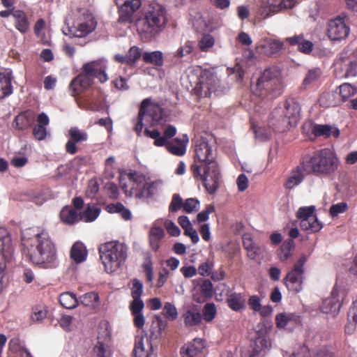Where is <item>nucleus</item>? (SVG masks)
I'll use <instances>...</instances> for the list:
<instances>
[{
  "mask_svg": "<svg viewBox=\"0 0 357 357\" xmlns=\"http://www.w3.org/2000/svg\"><path fill=\"white\" fill-rule=\"evenodd\" d=\"M166 326L167 321L160 317H156V320L151 324L149 338L145 340L143 336H136L133 350L135 357H149L153 350L152 341L160 338Z\"/></svg>",
  "mask_w": 357,
  "mask_h": 357,
  "instance_id": "nucleus-10",
  "label": "nucleus"
},
{
  "mask_svg": "<svg viewBox=\"0 0 357 357\" xmlns=\"http://www.w3.org/2000/svg\"><path fill=\"white\" fill-rule=\"evenodd\" d=\"M158 183L157 181L134 182L132 189L135 190V196L137 197L151 198L158 191Z\"/></svg>",
  "mask_w": 357,
  "mask_h": 357,
  "instance_id": "nucleus-21",
  "label": "nucleus"
},
{
  "mask_svg": "<svg viewBox=\"0 0 357 357\" xmlns=\"http://www.w3.org/2000/svg\"><path fill=\"white\" fill-rule=\"evenodd\" d=\"M300 220L301 227L303 230H310L312 232H317L322 228V225L317 218H314L312 220L308 219H303Z\"/></svg>",
  "mask_w": 357,
  "mask_h": 357,
  "instance_id": "nucleus-50",
  "label": "nucleus"
},
{
  "mask_svg": "<svg viewBox=\"0 0 357 357\" xmlns=\"http://www.w3.org/2000/svg\"><path fill=\"white\" fill-rule=\"evenodd\" d=\"M190 169L194 178L202 182L208 194L213 195L215 193L219 188L221 177L218 165H209L200 169L197 165H191Z\"/></svg>",
  "mask_w": 357,
  "mask_h": 357,
  "instance_id": "nucleus-11",
  "label": "nucleus"
},
{
  "mask_svg": "<svg viewBox=\"0 0 357 357\" xmlns=\"http://www.w3.org/2000/svg\"><path fill=\"white\" fill-rule=\"evenodd\" d=\"M286 41L290 45H298V50L304 54H310L314 47V44L307 40L304 39L303 34L295 35L292 37L286 38Z\"/></svg>",
  "mask_w": 357,
  "mask_h": 357,
  "instance_id": "nucleus-30",
  "label": "nucleus"
},
{
  "mask_svg": "<svg viewBox=\"0 0 357 357\" xmlns=\"http://www.w3.org/2000/svg\"><path fill=\"white\" fill-rule=\"evenodd\" d=\"M107 195L112 199H116L119 195V187L116 184L112 182H108L104 187Z\"/></svg>",
  "mask_w": 357,
  "mask_h": 357,
  "instance_id": "nucleus-61",
  "label": "nucleus"
},
{
  "mask_svg": "<svg viewBox=\"0 0 357 357\" xmlns=\"http://www.w3.org/2000/svg\"><path fill=\"white\" fill-rule=\"evenodd\" d=\"M283 43L279 40L266 38L260 41L256 50L257 53L267 56L278 54L283 48Z\"/></svg>",
  "mask_w": 357,
  "mask_h": 357,
  "instance_id": "nucleus-19",
  "label": "nucleus"
},
{
  "mask_svg": "<svg viewBox=\"0 0 357 357\" xmlns=\"http://www.w3.org/2000/svg\"><path fill=\"white\" fill-rule=\"evenodd\" d=\"M194 47L195 43L193 41L188 40L176 50L174 54V56L177 58H182L188 56L192 53Z\"/></svg>",
  "mask_w": 357,
  "mask_h": 357,
  "instance_id": "nucleus-54",
  "label": "nucleus"
},
{
  "mask_svg": "<svg viewBox=\"0 0 357 357\" xmlns=\"http://www.w3.org/2000/svg\"><path fill=\"white\" fill-rule=\"evenodd\" d=\"M70 257L77 264L83 262L86 257L85 246L82 243H75L70 250Z\"/></svg>",
  "mask_w": 357,
  "mask_h": 357,
  "instance_id": "nucleus-39",
  "label": "nucleus"
},
{
  "mask_svg": "<svg viewBox=\"0 0 357 357\" xmlns=\"http://www.w3.org/2000/svg\"><path fill=\"white\" fill-rule=\"evenodd\" d=\"M271 347L268 337L264 333H258V336L250 345L249 357H264Z\"/></svg>",
  "mask_w": 357,
  "mask_h": 357,
  "instance_id": "nucleus-20",
  "label": "nucleus"
},
{
  "mask_svg": "<svg viewBox=\"0 0 357 357\" xmlns=\"http://www.w3.org/2000/svg\"><path fill=\"white\" fill-rule=\"evenodd\" d=\"M295 243L294 240L288 239L285 241L281 245L278 252L280 259L284 261L291 257L292 252L294 250Z\"/></svg>",
  "mask_w": 357,
  "mask_h": 357,
  "instance_id": "nucleus-42",
  "label": "nucleus"
},
{
  "mask_svg": "<svg viewBox=\"0 0 357 357\" xmlns=\"http://www.w3.org/2000/svg\"><path fill=\"white\" fill-rule=\"evenodd\" d=\"M60 218L63 222L67 225H73L78 220V213L71 206H65L60 212Z\"/></svg>",
  "mask_w": 357,
  "mask_h": 357,
  "instance_id": "nucleus-40",
  "label": "nucleus"
},
{
  "mask_svg": "<svg viewBox=\"0 0 357 357\" xmlns=\"http://www.w3.org/2000/svg\"><path fill=\"white\" fill-rule=\"evenodd\" d=\"M162 314L169 320L174 321L178 318V311L175 305L167 302L162 309Z\"/></svg>",
  "mask_w": 357,
  "mask_h": 357,
  "instance_id": "nucleus-55",
  "label": "nucleus"
},
{
  "mask_svg": "<svg viewBox=\"0 0 357 357\" xmlns=\"http://www.w3.org/2000/svg\"><path fill=\"white\" fill-rule=\"evenodd\" d=\"M143 61L146 63H151L156 66H162L164 63L162 53L160 51L144 52L142 55Z\"/></svg>",
  "mask_w": 357,
  "mask_h": 357,
  "instance_id": "nucleus-46",
  "label": "nucleus"
},
{
  "mask_svg": "<svg viewBox=\"0 0 357 357\" xmlns=\"http://www.w3.org/2000/svg\"><path fill=\"white\" fill-rule=\"evenodd\" d=\"M36 119L34 112L30 109L20 112L15 117L13 126L15 130H25L30 128Z\"/></svg>",
  "mask_w": 357,
  "mask_h": 357,
  "instance_id": "nucleus-22",
  "label": "nucleus"
},
{
  "mask_svg": "<svg viewBox=\"0 0 357 357\" xmlns=\"http://www.w3.org/2000/svg\"><path fill=\"white\" fill-rule=\"evenodd\" d=\"M183 319L186 327H194L199 326L202 322V314L199 312L188 310L183 314Z\"/></svg>",
  "mask_w": 357,
  "mask_h": 357,
  "instance_id": "nucleus-37",
  "label": "nucleus"
},
{
  "mask_svg": "<svg viewBox=\"0 0 357 357\" xmlns=\"http://www.w3.org/2000/svg\"><path fill=\"white\" fill-rule=\"evenodd\" d=\"M203 318L206 322L212 321L217 314V309L213 303H206L202 310Z\"/></svg>",
  "mask_w": 357,
  "mask_h": 357,
  "instance_id": "nucleus-51",
  "label": "nucleus"
},
{
  "mask_svg": "<svg viewBox=\"0 0 357 357\" xmlns=\"http://www.w3.org/2000/svg\"><path fill=\"white\" fill-rule=\"evenodd\" d=\"M216 82L215 75L210 70H204L200 75L199 83L201 88L206 87L208 91L211 90Z\"/></svg>",
  "mask_w": 357,
  "mask_h": 357,
  "instance_id": "nucleus-43",
  "label": "nucleus"
},
{
  "mask_svg": "<svg viewBox=\"0 0 357 357\" xmlns=\"http://www.w3.org/2000/svg\"><path fill=\"white\" fill-rule=\"evenodd\" d=\"M15 19V27L20 33H25L29 28V22L26 13L21 10H16L13 13Z\"/></svg>",
  "mask_w": 357,
  "mask_h": 357,
  "instance_id": "nucleus-35",
  "label": "nucleus"
},
{
  "mask_svg": "<svg viewBox=\"0 0 357 357\" xmlns=\"http://www.w3.org/2000/svg\"><path fill=\"white\" fill-rule=\"evenodd\" d=\"M321 70L319 68H312L307 71L301 85L303 89H307L317 82L321 76Z\"/></svg>",
  "mask_w": 357,
  "mask_h": 357,
  "instance_id": "nucleus-45",
  "label": "nucleus"
},
{
  "mask_svg": "<svg viewBox=\"0 0 357 357\" xmlns=\"http://www.w3.org/2000/svg\"><path fill=\"white\" fill-rule=\"evenodd\" d=\"M301 161L305 174L316 176H330L335 173L340 165L335 153L326 148L305 154Z\"/></svg>",
  "mask_w": 357,
  "mask_h": 357,
  "instance_id": "nucleus-4",
  "label": "nucleus"
},
{
  "mask_svg": "<svg viewBox=\"0 0 357 357\" xmlns=\"http://www.w3.org/2000/svg\"><path fill=\"white\" fill-rule=\"evenodd\" d=\"M348 209V205L345 202H340L335 204H333L330 208V215L334 218L337 216L340 213H344Z\"/></svg>",
  "mask_w": 357,
  "mask_h": 357,
  "instance_id": "nucleus-63",
  "label": "nucleus"
},
{
  "mask_svg": "<svg viewBox=\"0 0 357 357\" xmlns=\"http://www.w3.org/2000/svg\"><path fill=\"white\" fill-rule=\"evenodd\" d=\"M142 55V49L134 45L129 49L128 53L125 55L120 54H115L114 59L117 63L126 64L129 66H134Z\"/></svg>",
  "mask_w": 357,
  "mask_h": 357,
  "instance_id": "nucleus-23",
  "label": "nucleus"
},
{
  "mask_svg": "<svg viewBox=\"0 0 357 357\" xmlns=\"http://www.w3.org/2000/svg\"><path fill=\"white\" fill-rule=\"evenodd\" d=\"M177 132L176 128L172 125L167 126L163 130V135H161L160 132L157 129L152 130L146 128L144 130V135L154 139V145L155 146H165L166 149L172 155L177 156H182L186 152V144L188 142L187 135L184 136L185 140L175 138L173 141L169 139L174 137Z\"/></svg>",
  "mask_w": 357,
  "mask_h": 357,
  "instance_id": "nucleus-8",
  "label": "nucleus"
},
{
  "mask_svg": "<svg viewBox=\"0 0 357 357\" xmlns=\"http://www.w3.org/2000/svg\"><path fill=\"white\" fill-rule=\"evenodd\" d=\"M336 91L342 103L354 96L357 93V89L349 83H344L336 89Z\"/></svg>",
  "mask_w": 357,
  "mask_h": 357,
  "instance_id": "nucleus-41",
  "label": "nucleus"
},
{
  "mask_svg": "<svg viewBox=\"0 0 357 357\" xmlns=\"http://www.w3.org/2000/svg\"><path fill=\"white\" fill-rule=\"evenodd\" d=\"M192 165H197L199 169L205 167L218 165L215 161L211 146L206 141H202L195 147V155Z\"/></svg>",
  "mask_w": 357,
  "mask_h": 357,
  "instance_id": "nucleus-15",
  "label": "nucleus"
},
{
  "mask_svg": "<svg viewBox=\"0 0 357 357\" xmlns=\"http://www.w3.org/2000/svg\"><path fill=\"white\" fill-rule=\"evenodd\" d=\"M314 206H304L301 207L296 213V217L299 220L308 219L313 220L317 218L316 215H314Z\"/></svg>",
  "mask_w": 357,
  "mask_h": 357,
  "instance_id": "nucleus-57",
  "label": "nucleus"
},
{
  "mask_svg": "<svg viewBox=\"0 0 357 357\" xmlns=\"http://www.w3.org/2000/svg\"><path fill=\"white\" fill-rule=\"evenodd\" d=\"M13 257V249L11 246H3L0 251V294L4 288L3 278L6 264L11 261Z\"/></svg>",
  "mask_w": 357,
  "mask_h": 357,
  "instance_id": "nucleus-25",
  "label": "nucleus"
},
{
  "mask_svg": "<svg viewBox=\"0 0 357 357\" xmlns=\"http://www.w3.org/2000/svg\"><path fill=\"white\" fill-rule=\"evenodd\" d=\"M204 348V341L201 338H195L181 348L180 354L181 357H197L202 353Z\"/></svg>",
  "mask_w": 357,
  "mask_h": 357,
  "instance_id": "nucleus-24",
  "label": "nucleus"
},
{
  "mask_svg": "<svg viewBox=\"0 0 357 357\" xmlns=\"http://www.w3.org/2000/svg\"><path fill=\"white\" fill-rule=\"evenodd\" d=\"M80 303L84 306L94 307L99 301L97 293L91 291L86 293L80 297Z\"/></svg>",
  "mask_w": 357,
  "mask_h": 357,
  "instance_id": "nucleus-52",
  "label": "nucleus"
},
{
  "mask_svg": "<svg viewBox=\"0 0 357 357\" xmlns=\"http://www.w3.org/2000/svg\"><path fill=\"white\" fill-rule=\"evenodd\" d=\"M167 22L165 7L157 2H152L137 20V31L142 40L151 42L165 30Z\"/></svg>",
  "mask_w": 357,
  "mask_h": 357,
  "instance_id": "nucleus-2",
  "label": "nucleus"
},
{
  "mask_svg": "<svg viewBox=\"0 0 357 357\" xmlns=\"http://www.w3.org/2000/svg\"><path fill=\"white\" fill-rule=\"evenodd\" d=\"M167 22L165 7L157 2H152L137 20V31L142 40L151 42L165 30Z\"/></svg>",
  "mask_w": 357,
  "mask_h": 357,
  "instance_id": "nucleus-3",
  "label": "nucleus"
},
{
  "mask_svg": "<svg viewBox=\"0 0 357 357\" xmlns=\"http://www.w3.org/2000/svg\"><path fill=\"white\" fill-rule=\"evenodd\" d=\"M305 172L300 160V165L295 167L290 172L289 176L284 183L287 190H292L303 182L305 178Z\"/></svg>",
  "mask_w": 357,
  "mask_h": 357,
  "instance_id": "nucleus-28",
  "label": "nucleus"
},
{
  "mask_svg": "<svg viewBox=\"0 0 357 357\" xmlns=\"http://www.w3.org/2000/svg\"><path fill=\"white\" fill-rule=\"evenodd\" d=\"M116 0L115 3L119 8V21L124 23H132L134 20L135 13L142 6L141 0Z\"/></svg>",
  "mask_w": 357,
  "mask_h": 357,
  "instance_id": "nucleus-16",
  "label": "nucleus"
},
{
  "mask_svg": "<svg viewBox=\"0 0 357 357\" xmlns=\"http://www.w3.org/2000/svg\"><path fill=\"white\" fill-rule=\"evenodd\" d=\"M102 100V91L99 88L93 89L91 93L84 98L85 109L98 111Z\"/></svg>",
  "mask_w": 357,
  "mask_h": 357,
  "instance_id": "nucleus-29",
  "label": "nucleus"
},
{
  "mask_svg": "<svg viewBox=\"0 0 357 357\" xmlns=\"http://www.w3.org/2000/svg\"><path fill=\"white\" fill-rule=\"evenodd\" d=\"M107 65L103 60L93 61L84 63L82 71L70 83L69 91L71 96L75 97L89 88L94 78L104 83L108 79L106 74Z\"/></svg>",
  "mask_w": 357,
  "mask_h": 357,
  "instance_id": "nucleus-6",
  "label": "nucleus"
},
{
  "mask_svg": "<svg viewBox=\"0 0 357 357\" xmlns=\"http://www.w3.org/2000/svg\"><path fill=\"white\" fill-rule=\"evenodd\" d=\"M127 247L119 241H110L99 247L100 259L108 273L117 271L126 261Z\"/></svg>",
  "mask_w": 357,
  "mask_h": 357,
  "instance_id": "nucleus-9",
  "label": "nucleus"
},
{
  "mask_svg": "<svg viewBox=\"0 0 357 357\" xmlns=\"http://www.w3.org/2000/svg\"><path fill=\"white\" fill-rule=\"evenodd\" d=\"M13 79L10 69H5L0 72V99H3L13 93Z\"/></svg>",
  "mask_w": 357,
  "mask_h": 357,
  "instance_id": "nucleus-26",
  "label": "nucleus"
},
{
  "mask_svg": "<svg viewBox=\"0 0 357 357\" xmlns=\"http://www.w3.org/2000/svg\"><path fill=\"white\" fill-rule=\"evenodd\" d=\"M199 291L204 298L208 299L211 298L213 294V287L212 282L208 279L204 280L200 284Z\"/></svg>",
  "mask_w": 357,
  "mask_h": 357,
  "instance_id": "nucleus-56",
  "label": "nucleus"
},
{
  "mask_svg": "<svg viewBox=\"0 0 357 357\" xmlns=\"http://www.w3.org/2000/svg\"><path fill=\"white\" fill-rule=\"evenodd\" d=\"M181 208H183V200L179 194L175 193L172 195V201L169 206V212L176 213Z\"/></svg>",
  "mask_w": 357,
  "mask_h": 357,
  "instance_id": "nucleus-59",
  "label": "nucleus"
},
{
  "mask_svg": "<svg viewBox=\"0 0 357 357\" xmlns=\"http://www.w3.org/2000/svg\"><path fill=\"white\" fill-rule=\"evenodd\" d=\"M199 201L196 198H188L183 202V211L187 213H191L199 210Z\"/></svg>",
  "mask_w": 357,
  "mask_h": 357,
  "instance_id": "nucleus-58",
  "label": "nucleus"
},
{
  "mask_svg": "<svg viewBox=\"0 0 357 357\" xmlns=\"http://www.w3.org/2000/svg\"><path fill=\"white\" fill-rule=\"evenodd\" d=\"M245 296L243 293H231L227 298L229 307L236 312L241 311L245 307Z\"/></svg>",
  "mask_w": 357,
  "mask_h": 357,
  "instance_id": "nucleus-33",
  "label": "nucleus"
},
{
  "mask_svg": "<svg viewBox=\"0 0 357 357\" xmlns=\"http://www.w3.org/2000/svg\"><path fill=\"white\" fill-rule=\"evenodd\" d=\"M320 103L322 106L335 107L341 104V100L337 96V91L324 92L320 97Z\"/></svg>",
  "mask_w": 357,
  "mask_h": 357,
  "instance_id": "nucleus-38",
  "label": "nucleus"
},
{
  "mask_svg": "<svg viewBox=\"0 0 357 357\" xmlns=\"http://www.w3.org/2000/svg\"><path fill=\"white\" fill-rule=\"evenodd\" d=\"M60 304L66 309L75 308L78 305L76 296L70 292H64L59 296Z\"/></svg>",
  "mask_w": 357,
  "mask_h": 357,
  "instance_id": "nucleus-48",
  "label": "nucleus"
},
{
  "mask_svg": "<svg viewBox=\"0 0 357 357\" xmlns=\"http://www.w3.org/2000/svg\"><path fill=\"white\" fill-rule=\"evenodd\" d=\"M97 21L89 10L80 12L73 25L68 28L69 34L75 37H85L95 31Z\"/></svg>",
  "mask_w": 357,
  "mask_h": 357,
  "instance_id": "nucleus-12",
  "label": "nucleus"
},
{
  "mask_svg": "<svg viewBox=\"0 0 357 357\" xmlns=\"http://www.w3.org/2000/svg\"><path fill=\"white\" fill-rule=\"evenodd\" d=\"M307 261L306 256L303 255L294 264L292 269L289 271L284 278V283L288 290L296 294L303 289L305 279L304 264Z\"/></svg>",
  "mask_w": 357,
  "mask_h": 357,
  "instance_id": "nucleus-13",
  "label": "nucleus"
},
{
  "mask_svg": "<svg viewBox=\"0 0 357 357\" xmlns=\"http://www.w3.org/2000/svg\"><path fill=\"white\" fill-rule=\"evenodd\" d=\"M50 123V119L48 116L42 112L37 116V124L33 128V135L34 137L39 140H44L47 135V126Z\"/></svg>",
  "mask_w": 357,
  "mask_h": 357,
  "instance_id": "nucleus-27",
  "label": "nucleus"
},
{
  "mask_svg": "<svg viewBox=\"0 0 357 357\" xmlns=\"http://www.w3.org/2000/svg\"><path fill=\"white\" fill-rule=\"evenodd\" d=\"M24 244L28 257L33 264L43 268L54 266L57 259V249L47 230H38Z\"/></svg>",
  "mask_w": 357,
  "mask_h": 357,
  "instance_id": "nucleus-1",
  "label": "nucleus"
},
{
  "mask_svg": "<svg viewBox=\"0 0 357 357\" xmlns=\"http://www.w3.org/2000/svg\"><path fill=\"white\" fill-rule=\"evenodd\" d=\"M311 132L315 137H324V138H328L331 135L337 138L340 134L338 128L333 129L331 126L327 124H314L312 125Z\"/></svg>",
  "mask_w": 357,
  "mask_h": 357,
  "instance_id": "nucleus-31",
  "label": "nucleus"
},
{
  "mask_svg": "<svg viewBox=\"0 0 357 357\" xmlns=\"http://www.w3.org/2000/svg\"><path fill=\"white\" fill-rule=\"evenodd\" d=\"M213 266L214 263L212 261L207 260L199 266L197 271L202 276H209L212 273Z\"/></svg>",
  "mask_w": 357,
  "mask_h": 357,
  "instance_id": "nucleus-64",
  "label": "nucleus"
},
{
  "mask_svg": "<svg viewBox=\"0 0 357 357\" xmlns=\"http://www.w3.org/2000/svg\"><path fill=\"white\" fill-rule=\"evenodd\" d=\"M146 114L151 118L152 123L154 126L162 125L165 122L163 109L158 104L151 102Z\"/></svg>",
  "mask_w": 357,
  "mask_h": 357,
  "instance_id": "nucleus-34",
  "label": "nucleus"
},
{
  "mask_svg": "<svg viewBox=\"0 0 357 357\" xmlns=\"http://www.w3.org/2000/svg\"><path fill=\"white\" fill-rule=\"evenodd\" d=\"M115 158L110 156L105 160L104 175L107 178L114 177Z\"/></svg>",
  "mask_w": 357,
  "mask_h": 357,
  "instance_id": "nucleus-60",
  "label": "nucleus"
},
{
  "mask_svg": "<svg viewBox=\"0 0 357 357\" xmlns=\"http://www.w3.org/2000/svg\"><path fill=\"white\" fill-rule=\"evenodd\" d=\"M100 209L98 206L89 205L86 209L80 213V218L86 222L94 221L99 215Z\"/></svg>",
  "mask_w": 357,
  "mask_h": 357,
  "instance_id": "nucleus-49",
  "label": "nucleus"
},
{
  "mask_svg": "<svg viewBox=\"0 0 357 357\" xmlns=\"http://www.w3.org/2000/svg\"><path fill=\"white\" fill-rule=\"evenodd\" d=\"M301 111V105L294 98L287 99L271 112L268 126L275 131L283 132L298 124Z\"/></svg>",
  "mask_w": 357,
  "mask_h": 357,
  "instance_id": "nucleus-5",
  "label": "nucleus"
},
{
  "mask_svg": "<svg viewBox=\"0 0 357 357\" xmlns=\"http://www.w3.org/2000/svg\"><path fill=\"white\" fill-rule=\"evenodd\" d=\"M344 77L357 75V50H344L337 61Z\"/></svg>",
  "mask_w": 357,
  "mask_h": 357,
  "instance_id": "nucleus-14",
  "label": "nucleus"
},
{
  "mask_svg": "<svg viewBox=\"0 0 357 357\" xmlns=\"http://www.w3.org/2000/svg\"><path fill=\"white\" fill-rule=\"evenodd\" d=\"M107 210L111 213H116L120 214L125 220H129L132 217L130 210L126 208L121 202L107 205Z\"/></svg>",
  "mask_w": 357,
  "mask_h": 357,
  "instance_id": "nucleus-47",
  "label": "nucleus"
},
{
  "mask_svg": "<svg viewBox=\"0 0 357 357\" xmlns=\"http://www.w3.org/2000/svg\"><path fill=\"white\" fill-rule=\"evenodd\" d=\"M252 93L262 99H273L283 92L282 70L273 66L264 70L255 84H251Z\"/></svg>",
  "mask_w": 357,
  "mask_h": 357,
  "instance_id": "nucleus-7",
  "label": "nucleus"
},
{
  "mask_svg": "<svg viewBox=\"0 0 357 357\" xmlns=\"http://www.w3.org/2000/svg\"><path fill=\"white\" fill-rule=\"evenodd\" d=\"M350 29L343 18L338 17L331 20L328 25V36L332 40H340L349 33Z\"/></svg>",
  "mask_w": 357,
  "mask_h": 357,
  "instance_id": "nucleus-18",
  "label": "nucleus"
},
{
  "mask_svg": "<svg viewBox=\"0 0 357 357\" xmlns=\"http://www.w3.org/2000/svg\"><path fill=\"white\" fill-rule=\"evenodd\" d=\"M271 9L275 12L293 8L297 3V0H268Z\"/></svg>",
  "mask_w": 357,
  "mask_h": 357,
  "instance_id": "nucleus-44",
  "label": "nucleus"
},
{
  "mask_svg": "<svg viewBox=\"0 0 357 357\" xmlns=\"http://www.w3.org/2000/svg\"><path fill=\"white\" fill-rule=\"evenodd\" d=\"M96 357H109L107 346L102 342L98 341L93 349Z\"/></svg>",
  "mask_w": 357,
  "mask_h": 357,
  "instance_id": "nucleus-62",
  "label": "nucleus"
},
{
  "mask_svg": "<svg viewBox=\"0 0 357 357\" xmlns=\"http://www.w3.org/2000/svg\"><path fill=\"white\" fill-rule=\"evenodd\" d=\"M9 350L18 357H33L30 351L26 347L24 342L18 337L12 338L8 343Z\"/></svg>",
  "mask_w": 357,
  "mask_h": 357,
  "instance_id": "nucleus-32",
  "label": "nucleus"
},
{
  "mask_svg": "<svg viewBox=\"0 0 357 357\" xmlns=\"http://www.w3.org/2000/svg\"><path fill=\"white\" fill-rule=\"evenodd\" d=\"M215 45V38L211 34H204L198 45L202 52H208Z\"/></svg>",
  "mask_w": 357,
  "mask_h": 357,
  "instance_id": "nucleus-53",
  "label": "nucleus"
},
{
  "mask_svg": "<svg viewBox=\"0 0 357 357\" xmlns=\"http://www.w3.org/2000/svg\"><path fill=\"white\" fill-rule=\"evenodd\" d=\"M67 136L68 140L65 145V150L70 155L75 154L78 151L77 145L86 142L89 138L88 133L77 127H71Z\"/></svg>",
  "mask_w": 357,
  "mask_h": 357,
  "instance_id": "nucleus-17",
  "label": "nucleus"
},
{
  "mask_svg": "<svg viewBox=\"0 0 357 357\" xmlns=\"http://www.w3.org/2000/svg\"><path fill=\"white\" fill-rule=\"evenodd\" d=\"M151 103V98H145L142 100L140 107L139 114L137 116V118L136 119V123L134 127V130L136 132L137 135H140L144 124H143V120L146 114L148 107L150 105Z\"/></svg>",
  "mask_w": 357,
  "mask_h": 357,
  "instance_id": "nucleus-36",
  "label": "nucleus"
}]
</instances>
